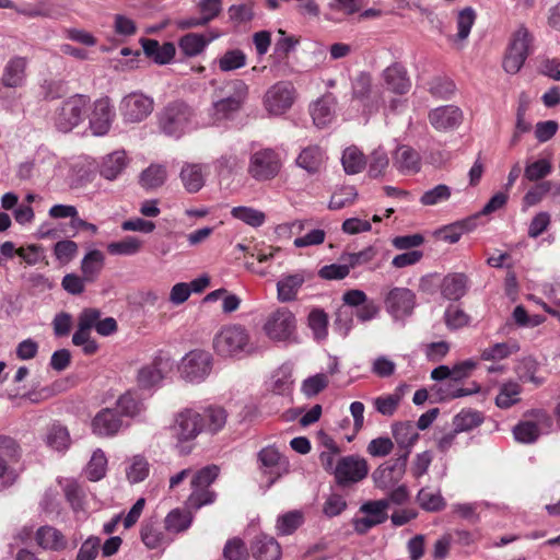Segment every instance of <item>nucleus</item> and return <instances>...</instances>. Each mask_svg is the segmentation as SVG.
I'll return each instance as SVG.
<instances>
[{
    "mask_svg": "<svg viewBox=\"0 0 560 560\" xmlns=\"http://www.w3.org/2000/svg\"><path fill=\"white\" fill-rule=\"evenodd\" d=\"M223 556L226 560H247L248 551L241 539L233 538L225 544Z\"/></svg>",
    "mask_w": 560,
    "mask_h": 560,
    "instance_id": "obj_64",
    "label": "nucleus"
},
{
    "mask_svg": "<svg viewBox=\"0 0 560 560\" xmlns=\"http://www.w3.org/2000/svg\"><path fill=\"white\" fill-rule=\"evenodd\" d=\"M252 553L256 560H280L281 547L268 535L260 534L252 542Z\"/></svg>",
    "mask_w": 560,
    "mask_h": 560,
    "instance_id": "obj_27",
    "label": "nucleus"
},
{
    "mask_svg": "<svg viewBox=\"0 0 560 560\" xmlns=\"http://www.w3.org/2000/svg\"><path fill=\"white\" fill-rule=\"evenodd\" d=\"M389 163L386 152L378 148L374 150L370 156L369 175L371 177L382 176Z\"/></svg>",
    "mask_w": 560,
    "mask_h": 560,
    "instance_id": "obj_63",
    "label": "nucleus"
},
{
    "mask_svg": "<svg viewBox=\"0 0 560 560\" xmlns=\"http://www.w3.org/2000/svg\"><path fill=\"white\" fill-rule=\"evenodd\" d=\"M246 59L243 50L230 49L218 59V65L221 71L229 72L243 68L246 65Z\"/></svg>",
    "mask_w": 560,
    "mask_h": 560,
    "instance_id": "obj_48",
    "label": "nucleus"
},
{
    "mask_svg": "<svg viewBox=\"0 0 560 560\" xmlns=\"http://www.w3.org/2000/svg\"><path fill=\"white\" fill-rule=\"evenodd\" d=\"M352 96L371 109L378 107L381 103L380 91L373 88L372 78L368 72H360L353 80Z\"/></svg>",
    "mask_w": 560,
    "mask_h": 560,
    "instance_id": "obj_20",
    "label": "nucleus"
},
{
    "mask_svg": "<svg viewBox=\"0 0 560 560\" xmlns=\"http://www.w3.org/2000/svg\"><path fill=\"white\" fill-rule=\"evenodd\" d=\"M476 20V12L472 8L467 7L458 12L457 15V38L459 40L466 39Z\"/></svg>",
    "mask_w": 560,
    "mask_h": 560,
    "instance_id": "obj_59",
    "label": "nucleus"
},
{
    "mask_svg": "<svg viewBox=\"0 0 560 560\" xmlns=\"http://www.w3.org/2000/svg\"><path fill=\"white\" fill-rule=\"evenodd\" d=\"M180 179L188 192H197L205 185L202 166L200 164L185 163L180 171Z\"/></svg>",
    "mask_w": 560,
    "mask_h": 560,
    "instance_id": "obj_37",
    "label": "nucleus"
},
{
    "mask_svg": "<svg viewBox=\"0 0 560 560\" xmlns=\"http://www.w3.org/2000/svg\"><path fill=\"white\" fill-rule=\"evenodd\" d=\"M212 362L210 352L200 349L192 350L182 359L180 375L188 382L200 383L211 373Z\"/></svg>",
    "mask_w": 560,
    "mask_h": 560,
    "instance_id": "obj_11",
    "label": "nucleus"
},
{
    "mask_svg": "<svg viewBox=\"0 0 560 560\" xmlns=\"http://www.w3.org/2000/svg\"><path fill=\"white\" fill-rule=\"evenodd\" d=\"M550 417L541 410L535 412V420L522 421L513 429V434L516 441L521 443H533L541 433L542 427H550Z\"/></svg>",
    "mask_w": 560,
    "mask_h": 560,
    "instance_id": "obj_19",
    "label": "nucleus"
},
{
    "mask_svg": "<svg viewBox=\"0 0 560 560\" xmlns=\"http://www.w3.org/2000/svg\"><path fill=\"white\" fill-rule=\"evenodd\" d=\"M248 95V86L242 80L224 82L214 91L211 115L215 121L233 118L242 108Z\"/></svg>",
    "mask_w": 560,
    "mask_h": 560,
    "instance_id": "obj_1",
    "label": "nucleus"
},
{
    "mask_svg": "<svg viewBox=\"0 0 560 560\" xmlns=\"http://www.w3.org/2000/svg\"><path fill=\"white\" fill-rule=\"evenodd\" d=\"M393 436L401 450V453H406L408 458L412 446L419 439V433L417 432L413 423L407 421L394 424Z\"/></svg>",
    "mask_w": 560,
    "mask_h": 560,
    "instance_id": "obj_33",
    "label": "nucleus"
},
{
    "mask_svg": "<svg viewBox=\"0 0 560 560\" xmlns=\"http://www.w3.org/2000/svg\"><path fill=\"white\" fill-rule=\"evenodd\" d=\"M104 264V255L101 250L89 252L82 259L81 269L86 281H93L101 272Z\"/></svg>",
    "mask_w": 560,
    "mask_h": 560,
    "instance_id": "obj_41",
    "label": "nucleus"
},
{
    "mask_svg": "<svg viewBox=\"0 0 560 560\" xmlns=\"http://www.w3.org/2000/svg\"><path fill=\"white\" fill-rule=\"evenodd\" d=\"M323 162L324 153L316 145L303 149L296 159V164L308 173L318 172Z\"/></svg>",
    "mask_w": 560,
    "mask_h": 560,
    "instance_id": "obj_38",
    "label": "nucleus"
},
{
    "mask_svg": "<svg viewBox=\"0 0 560 560\" xmlns=\"http://www.w3.org/2000/svg\"><path fill=\"white\" fill-rule=\"evenodd\" d=\"M141 46L145 56L159 65L168 63L176 52L175 45L173 43H164L163 45H160L158 40L152 38H142Z\"/></svg>",
    "mask_w": 560,
    "mask_h": 560,
    "instance_id": "obj_29",
    "label": "nucleus"
},
{
    "mask_svg": "<svg viewBox=\"0 0 560 560\" xmlns=\"http://www.w3.org/2000/svg\"><path fill=\"white\" fill-rule=\"evenodd\" d=\"M419 505L429 512L441 511L445 506V501L440 491H431L428 488H422L417 494Z\"/></svg>",
    "mask_w": 560,
    "mask_h": 560,
    "instance_id": "obj_49",
    "label": "nucleus"
},
{
    "mask_svg": "<svg viewBox=\"0 0 560 560\" xmlns=\"http://www.w3.org/2000/svg\"><path fill=\"white\" fill-rule=\"evenodd\" d=\"M173 368L174 361L170 354L159 351L150 363L138 371L137 382L139 387L150 389L159 386Z\"/></svg>",
    "mask_w": 560,
    "mask_h": 560,
    "instance_id": "obj_12",
    "label": "nucleus"
},
{
    "mask_svg": "<svg viewBox=\"0 0 560 560\" xmlns=\"http://www.w3.org/2000/svg\"><path fill=\"white\" fill-rule=\"evenodd\" d=\"M199 416L202 418L203 433L211 435L220 432L224 428L228 419L226 411L219 406H209L202 411H199Z\"/></svg>",
    "mask_w": 560,
    "mask_h": 560,
    "instance_id": "obj_32",
    "label": "nucleus"
},
{
    "mask_svg": "<svg viewBox=\"0 0 560 560\" xmlns=\"http://www.w3.org/2000/svg\"><path fill=\"white\" fill-rule=\"evenodd\" d=\"M304 517L300 511H290L277 520V530L280 535L293 534L302 524Z\"/></svg>",
    "mask_w": 560,
    "mask_h": 560,
    "instance_id": "obj_50",
    "label": "nucleus"
},
{
    "mask_svg": "<svg viewBox=\"0 0 560 560\" xmlns=\"http://www.w3.org/2000/svg\"><path fill=\"white\" fill-rule=\"evenodd\" d=\"M311 278V273L299 270L294 273L282 275L277 282V298L280 302H291L298 296L299 290Z\"/></svg>",
    "mask_w": 560,
    "mask_h": 560,
    "instance_id": "obj_24",
    "label": "nucleus"
},
{
    "mask_svg": "<svg viewBox=\"0 0 560 560\" xmlns=\"http://www.w3.org/2000/svg\"><path fill=\"white\" fill-rule=\"evenodd\" d=\"M307 326L316 340H324L328 335V315L320 308H313L307 316Z\"/></svg>",
    "mask_w": 560,
    "mask_h": 560,
    "instance_id": "obj_42",
    "label": "nucleus"
},
{
    "mask_svg": "<svg viewBox=\"0 0 560 560\" xmlns=\"http://www.w3.org/2000/svg\"><path fill=\"white\" fill-rule=\"evenodd\" d=\"M115 112L108 97H102L94 102V108L90 116V126L94 135L103 136L108 132Z\"/></svg>",
    "mask_w": 560,
    "mask_h": 560,
    "instance_id": "obj_21",
    "label": "nucleus"
},
{
    "mask_svg": "<svg viewBox=\"0 0 560 560\" xmlns=\"http://www.w3.org/2000/svg\"><path fill=\"white\" fill-rule=\"evenodd\" d=\"M452 190L447 185L440 184L423 192L420 202L423 206H435L450 199Z\"/></svg>",
    "mask_w": 560,
    "mask_h": 560,
    "instance_id": "obj_55",
    "label": "nucleus"
},
{
    "mask_svg": "<svg viewBox=\"0 0 560 560\" xmlns=\"http://www.w3.org/2000/svg\"><path fill=\"white\" fill-rule=\"evenodd\" d=\"M341 163L347 174H358L364 168L366 160L357 147H349L342 153Z\"/></svg>",
    "mask_w": 560,
    "mask_h": 560,
    "instance_id": "obj_43",
    "label": "nucleus"
},
{
    "mask_svg": "<svg viewBox=\"0 0 560 560\" xmlns=\"http://www.w3.org/2000/svg\"><path fill=\"white\" fill-rule=\"evenodd\" d=\"M128 164L125 151H115L103 159L101 164V175L108 179H116L126 168Z\"/></svg>",
    "mask_w": 560,
    "mask_h": 560,
    "instance_id": "obj_34",
    "label": "nucleus"
},
{
    "mask_svg": "<svg viewBox=\"0 0 560 560\" xmlns=\"http://www.w3.org/2000/svg\"><path fill=\"white\" fill-rule=\"evenodd\" d=\"M142 248V241L136 236H126L118 242H112L107 245L110 255L132 256Z\"/></svg>",
    "mask_w": 560,
    "mask_h": 560,
    "instance_id": "obj_44",
    "label": "nucleus"
},
{
    "mask_svg": "<svg viewBox=\"0 0 560 560\" xmlns=\"http://www.w3.org/2000/svg\"><path fill=\"white\" fill-rule=\"evenodd\" d=\"M122 427L124 421L116 409L104 408L92 420V431L98 436H114Z\"/></svg>",
    "mask_w": 560,
    "mask_h": 560,
    "instance_id": "obj_22",
    "label": "nucleus"
},
{
    "mask_svg": "<svg viewBox=\"0 0 560 560\" xmlns=\"http://www.w3.org/2000/svg\"><path fill=\"white\" fill-rule=\"evenodd\" d=\"M36 541L44 549L61 550L66 548L65 536L52 526H42L36 532Z\"/></svg>",
    "mask_w": 560,
    "mask_h": 560,
    "instance_id": "obj_36",
    "label": "nucleus"
},
{
    "mask_svg": "<svg viewBox=\"0 0 560 560\" xmlns=\"http://www.w3.org/2000/svg\"><path fill=\"white\" fill-rule=\"evenodd\" d=\"M376 255V248L374 246H368L358 253H347L341 255L340 260L346 262L351 270L372 261Z\"/></svg>",
    "mask_w": 560,
    "mask_h": 560,
    "instance_id": "obj_52",
    "label": "nucleus"
},
{
    "mask_svg": "<svg viewBox=\"0 0 560 560\" xmlns=\"http://www.w3.org/2000/svg\"><path fill=\"white\" fill-rule=\"evenodd\" d=\"M27 59L25 57L15 56L11 58L4 66L0 83L5 88H21L26 80Z\"/></svg>",
    "mask_w": 560,
    "mask_h": 560,
    "instance_id": "obj_25",
    "label": "nucleus"
},
{
    "mask_svg": "<svg viewBox=\"0 0 560 560\" xmlns=\"http://www.w3.org/2000/svg\"><path fill=\"white\" fill-rule=\"evenodd\" d=\"M166 170L162 165L152 164L140 175V185L145 189H154L164 184Z\"/></svg>",
    "mask_w": 560,
    "mask_h": 560,
    "instance_id": "obj_45",
    "label": "nucleus"
},
{
    "mask_svg": "<svg viewBox=\"0 0 560 560\" xmlns=\"http://www.w3.org/2000/svg\"><path fill=\"white\" fill-rule=\"evenodd\" d=\"M384 304L395 320H405L415 310L416 294L408 288L394 287L385 294Z\"/></svg>",
    "mask_w": 560,
    "mask_h": 560,
    "instance_id": "obj_13",
    "label": "nucleus"
},
{
    "mask_svg": "<svg viewBox=\"0 0 560 560\" xmlns=\"http://www.w3.org/2000/svg\"><path fill=\"white\" fill-rule=\"evenodd\" d=\"M387 500L369 501L364 503L360 511L365 514L364 517L357 518L353 522L354 530L358 534H366L372 527L384 523L387 518Z\"/></svg>",
    "mask_w": 560,
    "mask_h": 560,
    "instance_id": "obj_18",
    "label": "nucleus"
},
{
    "mask_svg": "<svg viewBox=\"0 0 560 560\" xmlns=\"http://www.w3.org/2000/svg\"><path fill=\"white\" fill-rule=\"evenodd\" d=\"M358 196L357 189L353 186H346L334 192L330 201L329 209L339 210L351 205Z\"/></svg>",
    "mask_w": 560,
    "mask_h": 560,
    "instance_id": "obj_58",
    "label": "nucleus"
},
{
    "mask_svg": "<svg viewBox=\"0 0 560 560\" xmlns=\"http://www.w3.org/2000/svg\"><path fill=\"white\" fill-rule=\"evenodd\" d=\"M552 171V165L549 160L540 159L527 163L524 170V177L529 182H537L548 176Z\"/></svg>",
    "mask_w": 560,
    "mask_h": 560,
    "instance_id": "obj_54",
    "label": "nucleus"
},
{
    "mask_svg": "<svg viewBox=\"0 0 560 560\" xmlns=\"http://www.w3.org/2000/svg\"><path fill=\"white\" fill-rule=\"evenodd\" d=\"M335 105L336 102L331 94H326L315 101L310 107L313 122L319 128L329 125L335 116Z\"/></svg>",
    "mask_w": 560,
    "mask_h": 560,
    "instance_id": "obj_28",
    "label": "nucleus"
},
{
    "mask_svg": "<svg viewBox=\"0 0 560 560\" xmlns=\"http://www.w3.org/2000/svg\"><path fill=\"white\" fill-rule=\"evenodd\" d=\"M153 108V98L141 92H132L126 95L119 105L124 120L132 124L143 121L151 115Z\"/></svg>",
    "mask_w": 560,
    "mask_h": 560,
    "instance_id": "obj_15",
    "label": "nucleus"
},
{
    "mask_svg": "<svg viewBox=\"0 0 560 560\" xmlns=\"http://www.w3.org/2000/svg\"><path fill=\"white\" fill-rule=\"evenodd\" d=\"M231 215L252 228H259L266 222L265 212L252 207H234L231 210Z\"/></svg>",
    "mask_w": 560,
    "mask_h": 560,
    "instance_id": "obj_40",
    "label": "nucleus"
},
{
    "mask_svg": "<svg viewBox=\"0 0 560 560\" xmlns=\"http://www.w3.org/2000/svg\"><path fill=\"white\" fill-rule=\"evenodd\" d=\"M202 428V418L198 410L187 408L175 416L171 432L176 440V447L180 454H187L191 451V446L187 444L203 433Z\"/></svg>",
    "mask_w": 560,
    "mask_h": 560,
    "instance_id": "obj_3",
    "label": "nucleus"
},
{
    "mask_svg": "<svg viewBox=\"0 0 560 560\" xmlns=\"http://www.w3.org/2000/svg\"><path fill=\"white\" fill-rule=\"evenodd\" d=\"M191 524V516L188 513L174 510L165 518V528L170 532L179 533L187 529Z\"/></svg>",
    "mask_w": 560,
    "mask_h": 560,
    "instance_id": "obj_61",
    "label": "nucleus"
},
{
    "mask_svg": "<svg viewBox=\"0 0 560 560\" xmlns=\"http://www.w3.org/2000/svg\"><path fill=\"white\" fill-rule=\"evenodd\" d=\"M248 346L249 335L245 327L241 325L223 326L213 338L214 351L225 358H232L242 352H247Z\"/></svg>",
    "mask_w": 560,
    "mask_h": 560,
    "instance_id": "obj_6",
    "label": "nucleus"
},
{
    "mask_svg": "<svg viewBox=\"0 0 560 560\" xmlns=\"http://www.w3.org/2000/svg\"><path fill=\"white\" fill-rule=\"evenodd\" d=\"M483 416L478 410L463 409L453 418V427L456 432H468L483 422Z\"/></svg>",
    "mask_w": 560,
    "mask_h": 560,
    "instance_id": "obj_39",
    "label": "nucleus"
},
{
    "mask_svg": "<svg viewBox=\"0 0 560 560\" xmlns=\"http://www.w3.org/2000/svg\"><path fill=\"white\" fill-rule=\"evenodd\" d=\"M46 443L56 451H65L70 445V435L67 428L61 424L54 423L47 432Z\"/></svg>",
    "mask_w": 560,
    "mask_h": 560,
    "instance_id": "obj_46",
    "label": "nucleus"
},
{
    "mask_svg": "<svg viewBox=\"0 0 560 560\" xmlns=\"http://www.w3.org/2000/svg\"><path fill=\"white\" fill-rule=\"evenodd\" d=\"M516 351H518V346L515 342H500L483 349L481 359L487 361L503 360Z\"/></svg>",
    "mask_w": 560,
    "mask_h": 560,
    "instance_id": "obj_53",
    "label": "nucleus"
},
{
    "mask_svg": "<svg viewBox=\"0 0 560 560\" xmlns=\"http://www.w3.org/2000/svg\"><path fill=\"white\" fill-rule=\"evenodd\" d=\"M257 469L270 488L290 472V462L278 447L268 445L257 453Z\"/></svg>",
    "mask_w": 560,
    "mask_h": 560,
    "instance_id": "obj_5",
    "label": "nucleus"
},
{
    "mask_svg": "<svg viewBox=\"0 0 560 560\" xmlns=\"http://www.w3.org/2000/svg\"><path fill=\"white\" fill-rule=\"evenodd\" d=\"M107 467V458L102 450H96L88 466H86V476L91 481L101 480L106 474Z\"/></svg>",
    "mask_w": 560,
    "mask_h": 560,
    "instance_id": "obj_51",
    "label": "nucleus"
},
{
    "mask_svg": "<svg viewBox=\"0 0 560 560\" xmlns=\"http://www.w3.org/2000/svg\"><path fill=\"white\" fill-rule=\"evenodd\" d=\"M219 37V33L210 32L208 36L203 34L189 33L184 35L178 46L183 54L188 57H195L201 54L209 43Z\"/></svg>",
    "mask_w": 560,
    "mask_h": 560,
    "instance_id": "obj_30",
    "label": "nucleus"
},
{
    "mask_svg": "<svg viewBox=\"0 0 560 560\" xmlns=\"http://www.w3.org/2000/svg\"><path fill=\"white\" fill-rule=\"evenodd\" d=\"M194 110L184 102L166 105L158 115V125L162 133L179 139L194 128Z\"/></svg>",
    "mask_w": 560,
    "mask_h": 560,
    "instance_id": "obj_2",
    "label": "nucleus"
},
{
    "mask_svg": "<svg viewBox=\"0 0 560 560\" xmlns=\"http://www.w3.org/2000/svg\"><path fill=\"white\" fill-rule=\"evenodd\" d=\"M296 95V89L291 82L279 81L267 90L264 97L265 108L273 116L283 115L293 106Z\"/></svg>",
    "mask_w": 560,
    "mask_h": 560,
    "instance_id": "obj_10",
    "label": "nucleus"
},
{
    "mask_svg": "<svg viewBox=\"0 0 560 560\" xmlns=\"http://www.w3.org/2000/svg\"><path fill=\"white\" fill-rule=\"evenodd\" d=\"M141 538L148 548H158L163 540L160 524L156 522L144 523L141 528Z\"/></svg>",
    "mask_w": 560,
    "mask_h": 560,
    "instance_id": "obj_57",
    "label": "nucleus"
},
{
    "mask_svg": "<svg viewBox=\"0 0 560 560\" xmlns=\"http://www.w3.org/2000/svg\"><path fill=\"white\" fill-rule=\"evenodd\" d=\"M143 409V404L135 398L130 393H126L117 400L118 415L127 417L138 416Z\"/></svg>",
    "mask_w": 560,
    "mask_h": 560,
    "instance_id": "obj_60",
    "label": "nucleus"
},
{
    "mask_svg": "<svg viewBox=\"0 0 560 560\" xmlns=\"http://www.w3.org/2000/svg\"><path fill=\"white\" fill-rule=\"evenodd\" d=\"M394 166L402 173H416L420 170V156L416 150L401 145L395 152Z\"/></svg>",
    "mask_w": 560,
    "mask_h": 560,
    "instance_id": "obj_35",
    "label": "nucleus"
},
{
    "mask_svg": "<svg viewBox=\"0 0 560 560\" xmlns=\"http://www.w3.org/2000/svg\"><path fill=\"white\" fill-rule=\"evenodd\" d=\"M430 124L439 131L456 129L463 121V112L454 105L441 106L429 113Z\"/></svg>",
    "mask_w": 560,
    "mask_h": 560,
    "instance_id": "obj_23",
    "label": "nucleus"
},
{
    "mask_svg": "<svg viewBox=\"0 0 560 560\" xmlns=\"http://www.w3.org/2000/svg\"><path fill=\"white\" fill-rule=\"evenodd\" d=\"M400 402V397L395 394L378 396L373 399L375 410L383 415L390 417L395 413Z\"/></svg>",
    "mask_w": 560,
    "mask_h": 560,
    "instance_id": "obj_62",
    "label": "nucleus"
},
{
    "mask_svg": "<svg viewBox=\"0 0 560 560\" xmlns=\"http://www.w3.org/2000/svg\"><path fill=\"white\" fill-rule=\"evenodd\" d=\"M220 469L217 465H209L196 471L191 478V493L187 499L190 509L198 510L203 505L211 504L217 499V493L209 487L218 478Z\"/></svg>",
    "mask_w": 560,
    "mask_h": 560,
    "instance_id": "obj_7",
    "label": "nucleus"
},
{
    "mask_svg": "<svg viewBox=\"0 0 560 560\" xmlns=\"http://www.w3.org/2000/svg\"><path fill=\"white\" fill-rule=\"evenodd\" d=\"M468 289V278L466 275L456 272L444 277L441 284L442 295L450 301H458Z\"/></svg>",
    "mask_w": 560,
    "mask_h": 560,
    "instance_id": "obj_31",
    "label": "nucleus"
},
{
    "mask_svg": "<svg viewBox=\"0 0 560 560\" xmlns=\"http://www.w3.org/2000/svg\"><path fill=\"white\" fill-rule=\"evenodd\" d=\"M282 162L277 151L270 148L260 149L249 156L247 173L257 182L273 179L280 172Z\"/></svg>",
    "mask_w": 560,
    "mask_h": 560,
    "instance_id": "obj_8",
    "label": "nucleus"
},
{
    "mask_svg": "<svg viewBox=\"0 0 560 560\" xmlns=\"http://www.w3.org/2000/svg\"><path fill=\"white\" fill-rule=\"evenodd\" d=\"M21 450L18 442L10 438L0 435V480L2 486L13 485L18 478L16 471L11 467L19 462Z\"/></svg>",
    "mask_w": 560,
    "mask_h": 560,
    "instance_id": "obj_17",
    "label": "nucleus"
},
{
    "mask_svg": "<svg viewBox=\"0 0 560 560\" xmlns=\"http://www.w3.org/2000/svg\"><path fill=\"white\" fill-rule=\"evenodd\" d=\"M126 475L131 483L143 481L149 475V463L141 456H135L126 469Z\"/></svg>",
    "mask_w": 560,
    "mask_h": 560,
    "instance_id": "obj_56",
    "label": "nucleus"
},
{
    "mask_svg": "<svg viewBox=\"0 0 560 560\" xmlns=\"http://www.w3.org/2000/svg\"><path fill=\"white\" fill-rule=\"evenodd\" d=\"M368 472L366 460L358 455L341 457L334 469L336 480L341 486L359 482L368 476Z\"/></svg>",
    "mask_w": 560,
    "mask_h": 560,
    "instance_id": "obj_16",
    "label": "nucleus"
},
{
    "mask_svg": "<svg viewBox=\"0 0 560 560\" xmlns=\"http://www.w3.org/2000/svg\"><path fill=\"white\" fill-rule=\"evenodd\" d=\"M90 105V97L74 94L65 100L54 114L56 128L61 132H69L78 127L85 118Z\"/></svg>",
    "mask_w": 560,
    "mask_h": 560,
    "instance_id": "obj_4",
    "label": "nucleus"
},
{
    "mask_svg": "<svg viewBox=\"0 0 560 560\" xmlns=\"http://www.w3.org/2000/svg\"><path fill=\"white\" fill-rule=\"evenodd\" d=\"M521 386L517 383H505L500 387L495 397V405L499 408L508 409L520 401Z\"/></svg>",
    "mask_w": 560,
    "mask_h": 560,
    "instance_id": "obj_47",
    "label": "nucleus"
},
{
    "mask_svg": "<svg viewBox=\"0 0 560 560\" xmlns=\"http://www.w3.org/2000/svg\"><path fill=\"white\" fill-rule=\"evenodd\" d=\"M407 454L400 453L395 459L380 465L372 474L375 487L382 490L393 489L406 472Z\"/></svg>",
    "mask_w": 560,
    "mask_h": 560,
    "instance_id": "obj_14",
    "label": "nucleus"
},
{
    "mask_svg": "<svg viewBox=\"0 0 560 560\" xmlns=\"http://www.w3.org/2000/svg\"><path fill=\"white\" fill-rule=\"evenodd\" d=\"M385 84L389 91L396 94H405L411 88L407 70L399 63H394L383 71Z\"/></svg>",
    "mask_w": 560,
    "mask_h": 560,
    "instance_id": "obj_26",
    "label": "nucleus"
},
{
    "mask_svg": "<svg viewBox=\"0 0 560 560\" xmlns=\"http://www.w3.org/2000/svg\"><path fill=\"white\" fill-rule=\"evenodd\" d=\"M262 328L273 341H291L296 334L295 315L287 307H279L268 315Z\"/></svg>",
    "mask_w": 560,
    "mask_h": 560,
    "instance_id": "obj_9",
    "label": "nucleus"
}]
</instances>
